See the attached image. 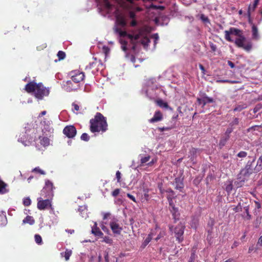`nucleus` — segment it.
Here are the masks:
<instances>
[{"mask_svg": "<svg viewBox=\"0 0 262 262\" xmlns=\"http://www.w3.org/2000/svg\"><path fill=\"white\" fill-rule=\"evenodd\" d=\"M81 139L82 140H83L84 141H88L90 139V137L86 133H83L80 137Z\"/></svg>", "mask_w": 262, "mask_h": 262, "instance_id": "nucleus-40", "label": "nucleus"}, {"mask_svg": "<svg viewBox=\"0 0 262 262\" xmlns=\"http://www.w3.org/2000/svg\"><path fill=\"white\" fill-rule=\"evenodd\" d=\"M252 33L253 39L256 40L258 39L259 38L258 29L256 26L254 24H253L252 26Z\"/></svg>", "mask_w": 262, "mask_h": 262, "instance_id": "nucleus-21", "label": "nucleus"}, {"mask_svg": "<svg viewBox=\"0 0 262 262\" xmlns=\"http://www.w3.org/2000/svg\"><path fill=\"white\" fill-rule=\"evenodd\" d=\"M203 97L202 95L201 96V98H197V101L199 103V104H202L203 105Z\"/></svg>", "mask_w": 262, "mask_h": 262, "instance_id": "nucleus-62", "label": "nucleus"}, {"mask_svg": "<svg viewBox=\"0 0 262 262\" xmlns=\"http://www.w3.org/2000/svg\"><path fill=\"white\" fill-rule=\"evenodd\" d=\"M245 212H246V213L247 214V217H246L247 219V220H250L251 218V216L249 214L248 206H247V207H245Z\"/></svg>", "mask_w": 262, "mask_h": 262, "instance_id": "nucleus-49", "label": "nucleus"}, {"mask_svg": "<svg viewBox=\"0 0 262 262\" xmlns=\"http://www.w3.org/2000/svg\"><path fill=\"white\" fill-rule=\"evenodd\" d=\"M63 88L67 92H71L76 89L75 86H74L72 81L68 80L66 81H63Z\"/></svg>", "mask_w": 262, "mask_h": 262, "instance_id": "nucleus-14", "label": "nucleus"}, {"mask_svg": "<svg viewBox=\"0 0 262 262\" xmlns=\"http://www.w3.org/2000/svg\"><path fill=\"white\" fill-rule=\"evenodd\" d=\"M49 90L43 86L42 83H38L34 92L35 97L39 100H41L45 96L49 94Z\"/></svg>", "mask_w": 262, "mask_h": 262, "instance_id": "nucleus-6", "label": "nucleus"}, {"mask_svg": "<svg viewBox=\"0 0 262 262\" xmlns=\"http://www.w3.org/2000/svg\"><path fill=\"white\" fill-rule=\"evenodd\" d=\"M210 47L212 52H215L217 49L216 46L212 42H210Z\"/></svg>", "mask_w": 262, "mask_h": 262, "instance_id": "nucleus-50", "label": "nucleus"}, {"mask_svg": "<svg viewBox=\"0 0 262 262\" xmlns=\"http://www.w3.org/2000/svg\"><path fill=\"white\" fill-rule=\"evenodd\" d=\"M156 102H157V104L160 107L165 108H167V109L169 107L168 103L167 102H165L163 101L161 99H159V100H157Z\"/></svg>", "mask_w": 262, "mask_h": 262, "instance_id": "nucleus-27", "label": "nucleus"}, {"mask_svg": "<svg viewBox=\"0 0 262 262\" xmlns=\"http://www.w3.org/2000/svg\"><path fill=\"white\" fill-rule=\"evenodd\" d=\"M185 228V226L182 223H180L173 229L174 236L179 243L184 240L183 234Z\"/></svg>", "mask_w": 262, "mask_h": 262, "instance_id": "nucleus-7", "label": "nucleus"}, {"mask_svg": "<svg viewBox=\"0 0 262 262\" xmlns=\"http://www.w3.org/2000/svg\"><path fill=\"white\" fill-rule=\"evenodd\" d=\"M201 19L204 23H210L209 18L205 16L204 14L201 15Z\"/></svg>", "mask_w": 262, "mask_h": 262, "instance_id": "nucleus-48", "label": "nucleus"}, {"mask_svg": "<svg viewBox=\"0 0 262 262\" xmlns=\"http://www.w3.org/2000/svg\"><path fill=\"white\" fill-rule=\"evenodd\" d=\"M227 63L231 68H234L235 67L234 63L232 62L231 61L228 60Z\"/></svg>", "mask_w": 262, "mask_h": 262, "instance_id": "nucleus-63", "label": "nucleus"}, {"mask_svg": "<svg viewBox=\"0 0 262 262\" xmlns=\"http://www.w3.org/2000/svg\"><path fill=\"white\" fill-rule=\"evenodd\" d=\"M198 149L195 148H192L189 151L190 155L189 157H190V159L192 161L193 160L194 158L196 157V154L198 151Z\"/></svg>", "mask_w": 262, "mask_h": 262, "instance_id": "nucleus-29", "label": "nucleus"}, {"mask_svg": "<svg viewBox=\"0 0 262 262\" xmlns=\"http://www.w3.org/2000/svg\"><path fill=\"white\" fill-rule=\"evenodd\" d=\"M233 129H234V127H232L229 126V127H228L227 128V129L225 133V136L228 138H230V134L233 132Z\"/></svg>", "mask_w": 262, "mask_h": 262, "instance_id": "nucleus-35", "label": "nucleus"}, {"mask_svg": "<svg viewBox=\"0 0 262 262\" xmlns=\"http://www.w3.org/2000/svg\"><path fill=\"white\" fill-rule=\"evenodd\" d=\"M117 21L118 24L122 27H125L126 25V21L122 17H118L117 18Z\"/></svg>", "mask_w": 262, "mask_h": 262, "instance_id": "nucleus-30", "label": "nucleus"}, {"mask_svg": "<svg viewBox=\"0 0 262 262\" xmlns=\"http://www.w3.org/2000/svg\"><path fill=\"white\" fill-rule=\"evenodd\" d=\"M116 179L117 180V182L120 183L121 182V172L119 171H117L116 173Z\"/></svg>", "mask_w": 262, "mask_h": 262, "instance_id": "nucleus-47", "label": "nucleus"}, {"mask_svg": "<svg viewBox=\"0 0 262 262\" xmlns=\"http://www.w3.org/2000/svg\"><path fill=\"white\" fill-rule=\"evenodd\" d=\"M110 227L113 232L116 234H120L121 231L122 230V228L120 227L119 224L114 222L110 223Z\"/></svg>", "mask_w": 262, "mask_h": 262, "instance_id": "nucleus-15", "label": "nucleus"}, {"mask_svg": "<svg viewBox=\"0 0 262 262\" xmlns=\"http://www.w3.org/2000/svg\"><path fill=\"white\" fill-rule=\"evenodd\" d=\"M35 223V220L32 216L27 215L23 221V224H29L32 225Z\"/></svg>", "mask_w": 262, "mask_h": 262, "instance_id": "nucleus-20", "label": "nucleus"}, {"mask_svg": "<svg viewBox=\"0 0 262 262\" xmlns=\"http://www.w3.org/2000/svg\"><path fill=\"white\" fill-rule=\"evenodd\" d=\"M255 160L256 157H252V160H249L245 167L241 169L239 174V179L241 180L242 181L244 182L245 180H247L253 173H257L261 170L260 168L257 167V163L254 166Z\"/></svg>", "mask_w": 262, "mask_h": 262, "instance_id": "nucleus-3", "label": "nucleus"}, {"mask_svg": "<svg viewBox=\"0 0 262 262\" xmlns=\"http://www.w3.org/2000/svg\"><path fill=\"white\" fill-rule=\"evenodd\" d=\"M120 192V189H119V188H117V189H115L112 192V195L114 196V197H116L118 195V194H119Z\"/></svg>", "mask_w": 262, "mask_h": 262, "instance_id": "nucleus-46", "label": "nucleus"}, {"mask_svg": "<svg viewBox=\"0 0 262 262\" xmlns=\"http://www.w3.org/2000/svg\"><path fill=\"white\" fill-rule=\"evenodd\" d=\"M152 236L153 234L152 233H150L148 235L147 237L145 239L142 244V247L143 248H144L151 241L152 238Z\"/></svg>", "mask_w": 262, "mask_h": 262, "instance_id": "nucleus-25", "label": "nucleus"}, {"mask_svg": "<svg viewBox=\"0 0 262 262\" xmlns=\"http://www.w3.org/2000/svg\"><path fill=\"white\" fill-rule=\"evenodd\" d=\"M175 189L179 190L180 191L184 188L183 180L180 178H176L174 179Z\"/></svg>", "mask_w": 262, "mask_h": 262, "instance_id": "nucleus-17", "label": "nucleus"}, {"mask_svg": "<svg viewBox=\"0 0 262 262\" xmlns=\"http://www.w3.org/2000/svg\"><path fill=\"white\" fill-rule=\"evenodd\" d=\"M63 134L69 138H73L77 134V130L74 125H67L63 130Z\"/></svg>", "mask_w": 262, "mask_h": 262, "instance_id": "nucleus-9", "label": "nucleus"}, {"mask_svg": "<svg viewBox=\"0 0 262 262\" xmlns=\"http://www.w3.org/2000/svg\"><path fill=\"white\" fill-rule=\"evenodd\" d=\"M127 196L134 202H136V198L134 195H132L130 193H127Z\"/></svg>", "mask_w": 262, "mask_h": 262, "instance_id": "nucleus-55", "label": "nucleus"}, {"mask_svg": "<svg viewBox=\"0 0 262 262\" xmlns=\"http://www.w3.org/2000/svg\"><path fill=\"white\" fill-rule=\"evenodd\" d=\"M90 123L92 133L105 132L107 129L106 119L100 113L97 112L94 118L90 120Z\"/></svg>", "mask_w": 262, "mask_h": 262, "instance_id": "nucleus-2", "label": "nucleus"}, {"mask_svg": "<svg viewBox=\"0 0 262 262\" xmlns=\"http://www.w3.org/2000/svg\"><path fill=\"white\" fill-rule=\"evenodd\" d=\"M102 52L106 55L110 52V48L106 46H103L102 48Z\"/></svg>", "mask_w": 262, "mask_h": 262, "instance_id": "nucleus-45", "label": "nucleus"}, {"mask_svg": "<svg viewBox=\"0 0 262 262\" xmlns=\"http://www.w3.org/2000/svg\"><path fill=\"white\" fill-rule=\"evenodd\" d=\"M37 84L38 83L34 81H31L25 85V90L28 93L34 92L37 86Z\"/></svg>", "mask_w": 262, "mask_h": 262, "instance_id": "nucleus-11", "label": "nucleus"}, {"mask_svg": "<svg viewBox=\"0 0 262 262\" xmlns=\"http://www.w3.org/2000/svg\"><path fill=\"white\" fill-rule=\"evenodd\" d=\"M246 107L247 105L246 104L238 105L234 108L233 111L234 112H241Z\"/></svg>", "mask_w": 262, "mask_h": 262, "instance_id": "nucleus-33", "label": "nucleus"}, {"mask_svg": "<svg viewBox=\"0 0 262 262\" xmlns=\"http://www.w3.org/2000/svg\"><path fill=\"white\" fill-rule=\"evenodd\" d=\"M92 233L96 236L102 237L103 233L100 231V229L97 227V225L95 223V226L92 228Z\"/></svg>", "mask_w": 262, "mask_h": 262, "instance_id": "nucleus-18", "label": "nucleus"}, {"mask_svg": "<svg viewBox=\"0 0 262 262\" xmlns=\"http://www.w3.org/2000/svg\"><path fill=\"white\" fill-rule=\"evenodd\" d=\"M72 105L73 106L74 109L75 111H79L80 107H79V106L77 104L73 103L72 104Z\"/></svg>", "mask_w": 262, "mask_h": 262, "instance_id": "nucleus-56", "label": "nucleus"}, {"mask_svg": "<svg viewBox=\"0 0 262 262\" xmlns=\"http://www.w3.org/2000/svg\"><path fill=\"white\" fill-rule=\"evenodd\" d=\"M150 159V157L149 156H146L144 157H142L140 160L141 163L142 164H145L149 161Z\"/></svg>", "mask_w": 262, "mask_h": 262, "instance_id": "nucleus-39", "label": "nucleus"}, {"mask_svg": "<svg viewBox=\"0 0 262 262\" xmlns=\"http://www.w3.org/2000/svg\"><path fill=\"white\" fill-rule=\"evenodd\" d=\"M35 242L38 244L41 245L42 244V240L41 236L39 234H35L34 236Z\"/></svg>", "mask_w": 262, "mask_h": 262, "instance_id": "nucleus-34", "label": "nucleus"}, {"mask_svg": "<svg viewBox=\"0 0 262 262\" xmlns=\"http://www.w3.org/2000/svg\"><path fill=\"white\" fill-rule=\"evenodd\" d=\"M239 243L238 242H237V241H235V242L233 243V244L232 246H231V248H232V249H234V248H235L237 247L239 245Z\"/></svg>", "mask_w": 262, "mask_h": 262, "instance_id": "nucleus-60", "label": "nucleus"}, {"mask_svg": "<svg viewBox=\"0 0 262 262\" xmlns=\"http://www.w3.org/2000/svg\"><path fill=\"white\" fill-rule=\"evenodd\" d=\"M104 256L105 262H109V255L108 252L105 251Z\"/></svg>", "mask_w": 262, "mask_h": 262, "instance_id": "nucleus-54", "label": "nucleus"}, {"mask_svg": "<svg viewBox=\"0 0 262 262\" xmlns=\"http://www.w3.org/2000/svg\"><path fill=\"white\" fill-rule=\"evenodd\" d=\"M258 164L257 167L260 168V170L262 169V155L259 157L257 161Z\"/></svg>", "mask_w": 262, "mask_h": 262, "instance_id": "nucleus-44", "label": "nucleus"}, {"mask_svg": "<svg viewBox=\"0 0 262 262\" xmlns=\"http://www.w3.org/2000/svg\"><path fill=\"white\" fill-rule=\"evenodd\" d=\"M239 123V119L238 118H234L231 122L230 123L229 126L233 127V126L237 125Z\"/></svg>", "mask_w": 262, "mask_h": 262, "instance_id": "nucleus-36", "label": "nucleus"}, {"mask_svg": "<svg viewBox=\"0 0 262 262\" xmlns=\"http://www.w3.org/2000/svg\"><path fill=\"white\" fill-rule=\"evenodd\" d=\"M53 184L49 180L45 181V185L40 191V195L44 198H52L53 195V189H55Z\"/></svg>", "mask_w": 262, "mask_h": 262, "instance_id": "nucleus-5", "label": "nucleus"}, {"mask_svg": "<svg viewBox=\"0 0 262 262\" xmlns=\"http://www.w3.org/2000/svg\"><path fill=\"white\" fill-rule=\"evenodd\" d=\"M72 254L71 250L66 249L64 252L61 253L62 256H64L65 260L68 261Z\"/></svg>", "mask_w": 262, "mask_h": 262, "instance_id": "nucleus-26", "label": "nucleus"}, {"mask_svg": "<svg viewBox=\"0 0 262 262\" xmlns=\"http://www.w3.org/2000/svg\"><path fill=\"white\" fill-rule=\"evenodd\" d=\"M116 31L119 33L120 37H127L130 39L131 43H134V40L139 39L144 34V29L143 27L132 31V34L127 33L126 31H122L119 28H117Z\"/></svg>", "mask_w": 262, "mask_h": 262, "instance_id": "nucleus-4", "label": "nucleus"}, {"mask_svg": "<svg viewBox=\"0 0 262 262\" xmlns=\"http://www.w3.org/2000/svg\"><path fill=\"white\" fill-rule=\"evenodd\" d=\"M234 35L238 36L234 41L235 45L238 47L243 49L247 52H249L252 49V42L251 41H246V38L243 34V31L237 28L231 27L229 30L225 31V38L229 42H232L233 40L230 37V35Z\"/></svg>", "mask_w": 262, "mask_h": 262, "instance_id": "nucleus-1", "label": "nucleus"}, {"mask_svg": "<svg viewBox=\"0 0 262 262\" xmlns=\"http://www.w3.org/2000/svg\"><path fill=\"white\" fill-rule=\"evenodd\" d=\"M40 143L43 146H48L50 144V140L46 137H40Z\"/></svg>", "mask_w": 262, "mask_h": 262, "instance_id": "nucleus-24", "label": "nucleus"}, {"mask_svg": "<svg viewBox=\"0 0 262 262\" xmlns=\"http://www.w3.org/2000/svg\"><path fill=\"white\" fill-rule=\"evenodd\" d=\"M170 211L172 214L174 222H176L177 221L179 220L180 215L178 211V208L174 206H172V207L170 208Z\"/></svg>", "mask_w": 262, "mask_h": 262, "instance_id": "nucleus-16", "label": "nucleus"}, {"mask_svg": "<svg viewBox=\"0 0 262 262\" xmlns=\"http://www.w3.org/2000/svg\"><path fill=\"white\" fill-rule=\"evenodd\" d=\"M120 42L121 44V49L123 51L126 52L127 50V41L123 40L122 39H121L120 40Z\"/></svg>", "mask_w": 262, "mask_h": 262, "instance_id": "nucleus-31", "label": "nucleus"}, {"mask_svg": "<svg viewBox=\"0 0 262 262\" xmlns=\"http://www.w3.org/2000/svg\"><path fill=\"white\" fill-rule=\"evenodd\" d=\"M254 203H255V206L256 208L259 209L261 208V204L259 202L255 201Z\"/></svg>", "mask_w": 262, "mask_h": 262, "instance_id": "nucleus-58", "label": "nucleus"}, {"mask_svg": "<svg viewBox=\"0 0 262 262\" xmlns=\"http://www.w3.org/2000/svg\"><path fill=\"white\" fill-rule=\"evenodd\" d=\"M145 30H144V34L143 36L140 37H143V38L141 39V43L144 46V47H147L149 45V43L150 42V39L147 37L145 36Z\"/></svg>", "mask_w": 262, "mask_h": 262, "instance_id": "nucleus-23", "label": "nucleus"}, {"mask_svg": "<svg viewBox=\"0 0 262 262\" xmlns=\"http://www.w3.org/2000/svg\"><path fill=\"white\" fill-rule=\"evenodd\" d=\"M248 154L245 151H241L237 154V156L239 158H243L247 157Z\"/></svg>", "mask_w": 262, "mask_h": 262, "instance_id": "nucleus-41", "label": "nucleus"}, {"mask_svg": "<svg viewBox=\"0 0 262 262\" xmlns=\"http://www.w3.org/2000/svg\"><path fill=\"white\" fill-rule=\"evenodd\" d=\"M102 242L109 244H112L113 243V240L110 237L106 236L103 238Z\"/></svg>", "mask_w": 262, "mask_h": 262, "instance_id": "nucleus-42", "label": "nucleus"}, {"mask_svg": "<svg viewBox=\"0 0 262 262\" xmlns=\"http://www.w3.org/2000/svg\"><path fill=\"white\" fill-rule=\"evenodd\" d=\"M257 244L259 245L260 246H262V235L258 238Z\"/></svg>", "mask_w": 262, "mask_h": 262, "instance_id": "nucleus-64", "label": "nucleus"}, {"mask_svg": "<svg viewBox=\"0 0 262 262\" xmlns=\"http://www.w3.org/2000/svg\"><path fill=\"white\" fill-rule=\"evenodd\" d=\"M163 119V115L160 111H156L153 117L149 120L150 123H153L160 121Z\"/></svg>", "mask_w": 262, "mask_h": 262, "instance_id": "nucleus-13", "label": "nucleus"}, {"mask_svg": "<svg viewBox=\"0 0 262 262\" xmlns=\"http://www.w3.org/2000/svg\"><path fill=\"white\" fill-rule=\"evenodd\" d=\"M129 16L130 18L134 19L136 17V14L133 11H130L129 12Z\"/></svg>", "mask_w": 262, "mask_h": 262, "instance_id": "nucleus-57", "label": "nucleus"}, {"mask_svg": "<svg viewBox=\"0 0 262 262\" xmlns=\"http://www.w3.org/2000/svg\"><path fill=\"white\" fill-rule=\"evenodd\" d=\"M171 129V127H159L158 130L160 132H164L165 130H169Z\"/></svg>", "mask_w": 262, "mask_h": 262, "instance_id": "nucleus-52", "label": "nucleus"}, {"mask_svg": "<svg viewBox=\"0 0 262 262\" xmlns=\"http://www.w3.org/2000/svg\"><path fill=\"white\" fill-rule=\"evenodd\" d=\"M73 74L72 75V80L75 83H79L82 81L84 78V73L82 72L79 71L73 72Z\"/></svg>", "mask_w": 262, "mask_h": 262, "instance_id": "nucleus-10", "label": "nucleus"}, {"mask_svg": "<svg viewBox=\"0 0 262 262\" xmlns=\"http://www.w3.org/2000/svg\"><path fill=\"white\" fill-rule=\"evenodd\" d=\"M31 204V200L30 198H25L23 200V204L25 206H29Z\"/></svg>", "mask_w": 262, "mask_h": 262, "instance_id": "nucleus-37", "label": "nucleus"}, {"mask_svg": "<svg viewBox=\"0 0 262 262\" xmlns=\"http://www.w3.org/2000/svg\"><path fill=\"white\" fill-rule=\"evenodd\" d=\"M230 138H228L225 136V137H222L219 142V145L221 147H223L225 145L227 141Z\"/></svg>", "mask_w": 262, "mask_h": 262, "instance_id": "nucleus-32", "label": "nucleus"}, {"mask_svg": "<svg viewBox=\"0 0 262 262\" xmlns=\"http://www.w3.org/2000/svg\"><path fill=\"white\" fill-rule=\"evenodd\" d=\"M57 56L59 60L63 59L66 57V53L62 51H58Z\"/></svg>", "mask_w": 262, "mask_h": 262, "instance_id": "nucleus-38", "label": "nucleus"}, {"mask_svg": "<svg viewBox=\"0 0 262 262\" xmlns=\"http://www.w3.org/2000/svg\"><path fill=\"white\" fill-rule=\"evenodd\" d=\"M202 97L203 99L202 100L203 101V106L207 103H213L214 102L213 98L208 97L205 93L202 95Z\"/></svg>", "mask_w": 262, "mask_h": 262, "instance_id": "nucleus-19", "label": "nucleus"}, {"mask_svg": "<svg viewBox=\"0 0 262 262\" xmlns=\"http://www.w3.org/2000/svg\"><path fill=\"white\" fill-rule=\"evenodd\" d=\"M7 186V184L0 180V194H5L8 192V190L6 189Z\"/></svg>", "mask_w": 262, "mask_h": 262, "instance_id": "nucleus-22", "label": "nucleus"}, {"mask_svg": "<svg viewBox=\"0 0 262 262\" xmlns=\"http://www.w3.org/2000/svg\"><path fill=\"white\" fill-rule=\"evenodd\" d=\"M233 210L235 212H238L242 211V206L241 205V203H239L237 206L234 207L233 208Z\"/></svg>", "mask_w": 262, "mask_h": 262, "instance_id": "nucleus-43", "label": "nucleus"}, {"mask_svg": "<svg viewBox=\"0 0 262 262\" xmlns=\"http://www.w3.org/2000/svg\"><path fill=\"white\" fill-rule=\"evenodd\" d=\"M27 135V137H26V132L19 139V141H20L25 146L29 145L33 141V137Z\"/></svg>", "mask_w": 262, "mask_h": 262, "instance_id": "nucleus-12", "label": "nucleus"}, {"mask_svg": "<svg viewBox=\"0 0 262 262\" xmlns=\"http://www.w3.org/2000/svg\"><path fill=\"white\" fill-rule=\"evenodd\" d=\"M49 199L50 198H47L43 200L41 197L38 198L37 199V208L39 210H42L51 207V201Z\"/></svg>", "mask_w": 262, "mask_h": 262, "instance_id": "nucleus-8", "label": "nucleus"}, {"mask_svg": "<svg viewBox=\"0 0 262 262\" xmlns=\"http://www.w3.org/2000/svg\"><path fill=\"white\" fill-rule=\"evenodd\" d=\"M32 172L38 173L41 175H45L46 172L42 170L39 167H36L32 170Z\"/></svg>", "mask_w": 262, "mask_h": 262, "instance_id": "nucleus-28", "label": "nucleus"}, {"mask_svg": "<svg viewBox=\"0 0 262 262\" xmlns=\"http://www.w3.org/2000/svg\"><path fill=\"white\" fill-rule=\"evenodd\" d=\"M217 82H221V83H235V81H230L229 80H217Z\"/></svg>", "mask_w": 262, "mask_h": 262, "instance_id": "nucleus-51", "label": "nucleus"}, {"mask_svg": "<svg viewBox=\"0 0 262 262\" xmlns=\"http://www.w3.org/2000/svg\"><path fill=\"white\" fill-rule=\"evenodd\" d=\"M137 25V21H136L135 19H133V20L130 22V26H132V27H135V26H136Z\"/></svg>", "mask_w": 262, "mask_h": 262, "instance_id": "nucleus-61", "label": "nucleus"}, {"mask_svg": "<svg viewBox=\"0 0 262 262\" xmlns=\"http://www.w3.org/2000/svg\"><path fill=\"white\" fill-rule=\"evenodd\" d=\"M259 0H254V3L253 4V10H254L257 7Z\"/></svg>", "mask_w": 262, "mask_h": 262, "instance_id": "nucleus-59", "label": "nucleus"}, {"mask_svg": "<svg viewBox=\"0 0 262 262\" xmlns=\"http://www.w3.org/2000/svg\"><path fill=\"white\" fill-rule=\"evenodd\" d=\"M199 66L200 70L202 71V74L203 75H205L206 74V70H205V69L204 67V66L202 64H199Z\"/></svg>", "mask_w": 262, "mask_h": 262, "instance_id": "nucleus-53", "label": "nucleus"}]
</instances>
